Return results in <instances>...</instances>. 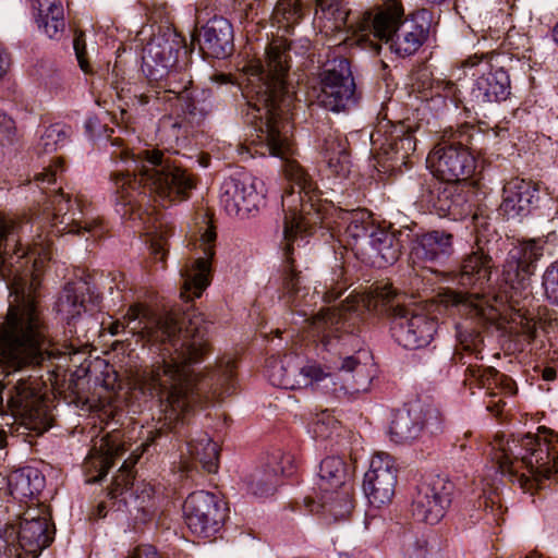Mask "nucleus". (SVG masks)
Masks as SVG:
<instances>
[{
    "label": "nucleus",
    "instance_id": "nucleus-1",
    "mask_svg": "<svg viewBox=\"0 0 558 558\" xmlns=\"http://www.w3.org/2000/svg\"><path fill=\"white\" fill-rule=\"evenodd\" d=\"M32 228L28 221L0 218V275L10 282L12 296L0 325V362L13 369L39 363L45 338L35 291L40 270L50 258V243L38 235L32 246L15 250Z\"/></svg>",
    "mask_w": 558,
    "mask_h": 558
},
{
    "label": "nucleus",
    "instance_id": "nucleus-2",
    "mask_svg": "<svg viewBox=\"0 0 558 558\" xmlns=\"http://www.w3.org/2000/svg\"><path fill=\"white\" fill-rule=\"evenodd\" d=\"M131 331H142V337L151 345L162 344L161 362L144 371L138 385L150 395H167L169 417L178 418L186 413L196 401L193 364L203 361L209 347L206 339L207 327L202 313H185L181 320L172 314L147 317V310L141 304L132 305L123 322Z\"/></svg>",
    "mask_w": 558,
    "mask_h": 558
},
{
    "label": "nucleus",
    "instance_id": "nucleus-3",
    "mask_svg": "<svg viewBox=\"0 0 558 558\" xmlns=\"http://www.w3.org/2000/svg\"><path fill=\"white\" fill-rule=\"evenodd\" d=\"M265 130H260L258 137L267 142L272 156L286 160L284 172L291 186L282 196L284 211L283 239L286 242V255L290 259L293 245L300 246L307 243L312 234L313 225L317 220L330 230V236H337L339 242L349 241L359 251L364 248L369 233L377 228L372 215L365 209L343 210L331 208L330 213H322L320 205L316 204V183L312 181L305 170L294 160L289 137L283 134L274 116L268 117L264 123ZM327 211V208H324Z\"/></svg>",
    "mask_w": 558,
    "mask_h": 558
},
{
    "label": "nucleus",
    "instance_id": "nucleus-4",
    "mask_svg": "<svg viewBox=\"0 0 558 558\" xmlns=\"http://www.w3.org/2000/svg\"><path fill=\"white\" fill-rule=\"evenodd\" d=\"M541 239L523 241L507 254L502 267V291L492 298L475 293L447 289L438 294L439 303L446 307H458L470 319L483 325H495L505 333L532 342L537 335V322L525 308L531 296L530 278L536 262L543 256Z\"/></svg>",
    "mask_w": 558,
    "mask_h": 558
},
{
    "label": "nucleus",
    "instance_id": "nucleus-5",
    "mask_svg": "<svg viewBox=\"0 0 558 558\" xmlns=\"http://www.w3.org/2000/svg\"><path fill=\"white\" fill-rule=\"evenodd\" d=\"M396 295V290L388 283L372 286L367 292L350 295L339 307V316H320L315 320V332L322 337L323 347L337 355L336 396L369 389L375 368L369 352L360 349L355 329L365 311H380Z\"/></svg>",
    "mask_w": 558,
    "mask_h": 558
},
{
    "label": "nucleus",
    "instance_id": "nucleus-6",
    "mask_svg": "<svg viewBox=\"0 0 558 558\" xmlns=\"http://www.w3.org/2000/svg\"><path fill=\"white\" fill-rule=\"evenodd\" d=\"M425 12L404 17L400 3L391 1L385 4L376 15L366 12L354 23H348L349 9L347 0H316L315 20L326 22V33L338 31L344 35V41L356 45L364 50L379 52L380 46L375 38L389 46L391 52L399 57L415 53L424 44L428 34Z\"/></svg>",
    "mask_w": 558,
    "mask_h": 558
},
{
    "label": "nucleus",
    "instance_id": "nucleus-7",
    "mask_svg": "<svg viewBox=\"0 0 558 558\" xmlns=\"http://www.w3.org/2000/svg\"><path fill=\"white\" fill-rule=\"evenodd\" d=\"M490 461L482 474L480 507L497 521L501 514L499 483L502 477L525 487L531 480H558V433L539 427L535 435L505 439L498 436L489 445Z\"/></svg>",
    "mask_w": 558,
    "mask_h": 558
},
{
    "label": "nucleus",
    "instance_id": "nucleus-8",
    "mask_svg": "<svg viewBox=\"0 0 558 558\" xmlns=\"http://www.w3.org/2000/svg\"><path fill=\"white\" fill-rule=\"evenodd\" d=\"M130 156L134 163V177L131 178L123 172L113 175L118 204L125 208L130 207V210L123 211V216L133 213L138 197L146 191L161 198L172 199L177 196L186 197L187 192L195 187L193 177L172 165L158 149L145 150L137 156V159L128 149L120 151L122 160H128Z\"/></svg>",
    "mask_w": 558,
    "mask_h": 558
},
{
    "label": "nucleus",
    "instance_id": "nucleus-9",
    "mask_svg": "<svg viewBox=\"0 0 558 558\" xmlns=\"http://www.w3.org/2000/svg\"><path fill=\"white\" fill-rule=\"evenodd\" d=\"M482 137L474 125L462 124L444 131L440 142L427 156V167L434 177L446 182L468 178L475 168L470 151L473 140Z\"/></svg>",
    "mask_w": 558,
    "mask_h": 558
},
{
    "label": "nucleus",
    "instance_id": "nucleus-10",
    "mask_svg": "<svg viewBox=\"0 0 558 558\" xmlns=\"http://www.w3.org/2000/svg\"><path fill=\"white\" fill-rule=\"evenodd\" d=\"M305 322L308 324L311 337L317 341L322 351L324 365L314 360H303L298 356L296 373L294 376L293 389L312 388L324 393L335 395L336 388V367H338L337 355L333 351H327L320 341V336L315 332V320L320 316H339V307H328L320 310L317 314L308 316L305 310L302 311Z\"/></svg>",
    "mask_w": 558,
    "mask_h": 558
},
{
    "label": "nucleus",
    "instance_id": "nucleus-11",
    "mask_svg": "<svg viewBox=\"0 0 558 558\" xmlns=\"http://www.w3.org/2000/svg\"><path fill=\"white\" fill-rule=\"evenodd\" d=\"M288 69V54L277 45H269L266 48L265 64L259 61L251 63L246 59V90L251 83L250 76L256 77L260 83L256 93L262 94L263 100L268 107L267 113L279 108L286 101Z\"/></svg>",
    "mask_w": 558,
    "mask_h": 558
},
{
    "label": "nucleus",
    "instance_id": "nucleus-12",
    "mask_svg": "<svg viewBox=\"0 0 558 558\" xmlns=\"http://www.w3.org/2000/svg\"><path fill=\"white\" fill-rule=\"evenodd\" d=\"M54 527L47 513L32 509L24 513L19 527L4 530L3 542L16 558H36L53 539Z\"/></svg>",
    "mask_w": 558,
    "mask_h": 558
},
{
    "label": "nucleus",
    "instance_id": "nucleus-13",
    "mask_svg": "<svg viewBox=\"0 0 558 558\" xmlns=\"http://www.w3.org/2000/svg\"><path fill=\"white\" fill-rule=\"evenodd\" d=\"M418 131L420 125H413L410 120L398 123L385 121L376 126L369 137L384 171L395 165H405V159L416 148L413 134Z\"/></svg>",
    "mask_w": 558,
    "mask_h": 558
},
{
    "label": "nucleus",
    "instance_id": "nucleus-14",
    "mask_svg": "<svg viewBox=\"0 0 558 558\" xmlns=\"http://www.w3.org/2000/svg\"><path fill=\"white\" fill-rule=\"evenodd\" d=\"M466 75L473 78L471 100L483 106L505 101L510 93V76L504 68L494 66L485 56H471L462 62Z\"/></svg>",
    "mask_w": 558,
    "mask_h": 558
},
{
    "label": "nucleus",
    "instance_id": "nucleus-15",
    "mask_svg": "<svg viewBox=\"0 0 558 558\" xmlns=\"http://www.w3.org/2000/svg\"><path fill=\"white\" fill-rule=\"evenodd\" d=\"M318 104L327 110L340 112L356 102L355 83L347 59L328 60L319 74Z\"/></svg>",
    "mask_w": 558,
    "mask_h": 558
},
{
    "label": "nucleus",
    "instance_id": "nucleus-16",
    "mask_svg": "<svg viewBox=\"0 0 558 558\" xmlns=\"http://www.w3.org/2000/svg\"><path fill=\"white\" fill-rule=\"evenodd\" d=\"M53 206L52 227L56 232L81 234L84 231L95 236L102 233L100 218L93 215L90 206L82 197L72 199L70 194L59 190Z\"/></svg>",
    "mask_w": 558,
    "mask_h": 558
},
{
    "label": "nucleus",
    "instance_id": "nucleus-17",
    "mask_svg": "<svg viewBox=\"0 0 558 558\" xmlns=\"http://www.w3.org/2000/svg\"><path fill=\"white\" fill-rule=\"evenodd\" d=\"M453 490V483L441 476L423 481L412 499L413 517L430 525L439 523L452 502Z\"/></svg>",
    "mask_w": 558,
    "mask_h": 558
},
{
    "label": "nucleus",
    "instance_id": "nucleus-18",
    "mask_svg": "<svg viewBox=\"0 0 558 558\" xmlns=\"http://www.w3.org/2000/svg\"><path fill=\"white\" fill-rule=\"evenodd\" d=\"M440 414L433 407H424L413 403L407 409H400L393 413L389 435L396 444H410L418 439L423 434H436L440 432Z\"/></svg>",
    "mask_w": 558,
    "mask_h": 558
},
{
    "label": "nucleus",
    "instance_id": "nucleus-19",
    "mask_svg": "<svg viewBox=\"0 0 558 558\" xmlns=\"http://www.w3.org/2000/svg\"><path fill=\"white\" fill-rule=\"evenodd\" d=\"M183 510L191 532L204 538L215 535L226 519L225 504L214 494L204 490L191 494Z\"/></svg>",
    "mask_w": 558,
    "mask_h": 558
},
{
    "label": "nucleus",
    "instance_id": "nucleus-20",
    "mask_svg": "<svg viewBox=\"0 0 558 558\" xmlns=\"http://www.w3.org/2000/svg\"><path fill=\"white\" fill-rule=\"evenodd\" d=\"M437 330V322L422 312L397 306L391 319L393 339L404 349L426 347Z\"/></svg>",
    "mask_w": 558,
    "mask_h": 558
},
{
    "label": "nucleus",
    "instance_id": "nucleus-21",
    "mask_svg": "<svg viewBox=\"0 0 558 558\" xmlns=\"http://www.w3.org/2000/svg\"><path fill=\"white\" fill-rule=\"evenodd\" d=\"M295 469V459L291 453L276 451L263 454L251 474L252 494L260 498L272 496L281 485L282 478L291 476Z\"/></svg>",
    "mask_w": 558,
    "mask_h": 558
},
{
    "label": "nucleus",
    "instance_id": "nucleus-22",
    "mask_svg": "<svg viewBox=\"0 0 558 558\" xmlns=\"http://www.w3.org/2000/svg\"><path fill=\"white\" fill-rule=\"evenodd\" d=\"M397 468L393 458L386 452H376L364 475L363 490L369 504L379 507L389 502L395 494Z\"/></svg>",
    "mask_w": 558,
    "mask_h": 558
},
{
    "label": "nucleus",
    "instance_id": "nucleus-23",
    "mask_svg": "<svg viewBox=\"0 0 558 558\" xmlns=\"http://www.w3.org/2000/svg\"><path fill=\"white\" fill-rule=\"evenodd\" d=\"M216 240V232L213 227L206 229L202 234L201 241L204 245L205 257L194 260V263L181 271L183 278L181 296L186 300L199 298L209 284L210 259L215 252L211 244Z\"/></svg>",
    "mask_w": 558,
    "mask_h": 558
},
{
    "label": "nucleus",
    "instance_id": "nucleus-24",
    "mask_svg": "<svg viewBox=\"0 0 558 558\" xmlns=\"http://www.w3.org/2000/svg\"><path fill=\"white\" fill-rule=\"evenodd\" d=\"M205 57L223 59L233 49V31L223 17H214L199 31L195 38Z\"/></svg>",
    "mask_w": 558,
    "mask_h": 558
},
{
    "label": "nucleus",
    "instance_id": "nucleus-25",
    "mask_svg": "<svg viewBox=\"0 0 558 558\" xmlns=\"http://www.w3.org/2000/svg\"><path fill=\"white\" fill-rule=\"evenodd\" d=\"M124 451V445L120 442L117 434L101 437L84 462L86 482L90 484L100 482L113 464V459Z\"/></svg>",
    "mask_w": 558,
    "mask_h": 558
},
{
    "label": "nucleus",
    "instance_id": "nucleus-26",
    "mask_svg": "<svg viewBox=\"0 0 558 558\" xmlns=\"http://www.w3.org/2000/svg\"><path fill=\"white\" fill-rule=\"evenodd\" d=\"M7 407L14 417L22 420L26 425L41 416V398L31 378H21L14 384Z\"/></svg>",
    "mask_w": 558,
    "mask_h": 558
},
{
    "label": "nucleus",
    "instance_id": "nucleus-27",
    "mask_svg": "<svg viewBox=\"0 0 558 558\" xmlns=\"http://www.w3.org/2000/svg\"><path fill=\"white\" fill-rule=\"evenodd\" d=\"M537 199V189L531 181L513 178L504 186L501 213L507 218L525 216Z\"/></svg>",
    "mask_w": 558,
    "mask_h": 558
},
{
    "label": "nucleus",
    "instance_id": "nucleus-28",
    "mask_svg": "<svg viewBox=\"0 0 558 558\" xmlns=\"http://www.w3.org/2000/svg\"><path fill=\"white\" fill-rule=\"evenodd\" d=\"M189 458L181 456L178 465L181 476L187 475L194 468L191 459L198 462L207 473H216L219 468V447L208 435L204 434L197 439L189 441L186 445Z\"/></svg>",
    "mask_w": 558,
    "mask_h": 558
},
{
    "label": "nucleus",
    "instance_id": "nucleus-29",
    "mask_svg": "<svg viewBox=\"0 0 558 558\" xmlns=\"http://www.w3.org/2000/svg\"><path fill=\"white\" fill-rule=\"evenodd\" d=\"M452 253V236L434 230L416 238L411 250L413 262H442Z\"/></svg>",
    "mask_w": 558,
    "mask_h": 558
},
{
    "label": "nucleus",
    "instance_id": "nucleus-30",
    "mask_svg": "<svg viewBox=\"0 0 558 558\" xmlns=\"http://www.w3.org/2000/svg\"><path fill=\"white\" fill-rule=\"evenodd\" d=\"M366 244L369 247L367 255L377 267L395 264L402 247L400 240L393 232L378 226L369 233Z\"/></svg>",
    "mask_w": 558,
    "mask_h": 558
},
{
    "label": "nucleus",
    "instance_id": "nucleus-31",
    "mask_svg": "<svg viewBox=\"0 0 558 558\" xmlns=\"http://www.w3.org/2000/svg\"><path fill=\"white\" fill-rule=\"evenodd\" d=\"M319 490L344 489L353 487L350 481V471L347 462L339 456H329L322 460L318 469Z\"/></svg>",
    "mask_w": 558,
    "mask_h": 558
},
{
    "label": "nucleus",
    "instance_id": "nucleus-32",
    "mask_svg": "<svg viewBox=\"0 0 558 558\" xmlns=\"http://www.w3.org/2000/svg\"><path fill=\"white\" fill-rule=\"evenodd\" d=\"M38 27L50 38H57L64 31V10L60 0H33Z\"/></svg>",
    "mask_w": 558,
    "mask_h": 558
},
{
    "label": "nucleus",
    "instance_id": "nucleus-33",
    "mask_svg": "<svg viewBox=\"0 0 558 558\" xmlns=\"http://www.w3.org/2000/svg\"><path fill=\"white\" fill-rule=\"evenodd\" d=\"M490 258L478 247L468 256L461 266V271L458 276V283L463 287H476L483 289L484 284L490 279Z\"/></svg>",
    "mask_w": 558,
    "mask_h": 558
},
{
    "label": "nucleus",
    "instance_id": "nucleus-34",
    "mask_svg": "<svg viewBox=\"0 0 558 558\" xmlns=\"http://www.w3.org/2000/svg\"><path fill=\"white\" fill-rule=\"evenodd\" d=\"M458 88L453 82L445 80H434L428 89L422 93L424 107L435 114L452 106L458 108Z\"/></svg>",
    "mask_w": 558,
    "mask_h": 558
},
{
    "label": "nucleus",
    "instance_id": "nucleus-35",
    "mask_svg": "<svg viewBox=\"0 0 558 558\" xmlns=\"http://www.w3.org/2000/svg\"><path fill=\"white\" fill-rule=\"evenodd\" d=\"M328 169L337 179H345L351 173L345 138L329 134L323 147Z\"/></svg>",
    "mask_w": 558,
    "mask_h": 558
},
{
    "label": "nucleus",
    "instance_id": "nucleus-36",
    "mask_svg": "<svg viewBox=\"0 0 558 558\" xmlns=\"http://www.w3.org/2000/svg\"><path fill=\"white\" fill-rule=\"evenodd\" d=\"M317 507L326 519L345 520L353 509V487L324 493Z\"/></svg>",
    "mask_w": 558,
    "mask_h": 558
},
{
    "label": "nucleus",
    "instance_id": "nucleus-37",
    "mask_svg": "<svg viewBox=\"0 0 558 558\" xmlns=\"http://www.w3.org/2000/svg\"><path fill=\"white\" fill-rule=\"evenodd\" d=\"M8 484L10 493L15 498H33L44 487V477L35 469L26 468L12 472Z\"/></svg>",
    "mask_w": 558,
    "mask_h": 558
},
{
    "label": "nucleus",
    "instance_id": "nucleus-38",
    "mask_svg": "<svg viewBox=\"0 0 558 558\" xmlns=\"http://www.w3.org/2000/svg\"><path fill=\"white\" fill-rule=\"evenodd\" d=\"M298 355L289 354L282 359L271 357L267 361L266 372L271 385L293 389Z\"/></svg>",
    "mask_w": 558,
    "mask_h": 558
},
{
    "label": "nucleus",
    "instance_id": "nucleus-39",
    "mask_svg": "<svg viewBox=\"0 0 558 558\" xmlns=\"http://www.w3.org/2000/svg\"><path fill=\"white\" fill-rule=\"evenodd\" d=\"M449 191L452 196L448 197L442 217H450L452 220H461L473 214L474 203L472 191L463 185L451 182Z\"/></svg>",
    "mask_w": 558,
    "mask_h": 558
},
{
    "label": "nucleus",
    "instance_id": "nucleus-40",
    "mask_svg": "<svg viewBox=\"0 0 558 558\" xmlns=\"http://www.w3.org/2000/svg\"><path fill=\"white\" fill-rule=\"evenodd\" d=\"M451 182L434 180L427 187L422 190L418 203L422 208L435 213L438 216L444 215L448 197H451L452 191H449Z\"/></svg>",
    "mask_w": 558,
    "mask_h": 558
},
{
    "label": "nucleus",
    "instance_id": "nucleus-41",
    "mask_svg": "<svg viewBox=\"0 0 558 558\" xmlns=\"http://www.w3.org/2000/svg\"><path fill=\"white\" fill-rule=\"evenodd\" d=\"M57 312L63 319L70 322L78 317L85 310L82 295L73 284H66L60 294L57 304Z\"/></svg>",
    "mask_w": 558,
    "mask_h": 558
},
{
    "label": "nucleus",
    "instance_id": "nucleus-42",
    "mask_svg": "<svg viewBox=\"0 0 558 558\" xmlns=\"http://www.w3.org/2000/svg\"><path fill=\"white\" fill-rule=\"evenodd\" d=\"M339 422L327 410L316 413L308 423V433L314 439L325 440L338 429Z\"/></svg>",
    "mask_w": 558,
    "mask_h": 558
},
{
    "label": "nucleus",
    "instance_id": "nucleus-43",
    "mask_svg": "<svg viewBox=\"0 0 558 558\" xmlns=\"http://www.w3.org/2000/svg\"><path fill=\"white\" fill-rule=\"evenodd\" d=\"M70 129L61 124L48 126L38 142V150L41 153H53L63 147L69 137Z\"/></svg>",
    "mask_w": 558,
    "mask_h": 558
},
{
    "label": "nucleus",
    "instance_id": "nucleus-44",
    "mask_svg": "<svg viewBox=\"0 0 558 558\" xmlns=\"http://www.w3.org/2000/svg\"><path fill=\"white\" fill-rule=\"evenodd\" d=\"M145 52L162 68L171 66L175 60L173 45L161 37L151 39L145 47Z\"/></svg>",
    "mask_w": 558,
    "mask_h": 558
},
{
    "label": "nucleus",
    "instance_id": "nucleus-45",
    "mask_svg": "<svg viewBox=\"0 0 558 558\" xmlns=\"http://www.w3.org/2000/svg\"><path fill=\"white\" fill-rule=\"evenodd\" d=\"M542 288L548 303L558 306V259L545 269L542 276Z\"/></svg>",
    "mask_w": 558,
    "mask_h": 558
},
{
    "label": "nucleus",
    "instance_id": "nucleus-46",
    "mask_svg": "<svg viewBox=\"0 0 558 558\" xmlns=\"http://www.w3.org/2000/svg\"><path fill=\"white\" fill-rule=\"evenodd\" d=\"M266 187L263 180L253 178L250 187H246V211H259L266 204Z\"/></svg>",
    "mask_w": 558,
    "mask_h": 558
},
{
    "label": "nucleus",
    "instance_id": "nucleus-47",
    "mask_svg": "<svg viewBox=\"0 0 558 558\" xmlns=\"http://www.w3.org/2000/svg\"><path fill=\"white\" fill-rule=\"evenodd\" d=\"M401 554L403 558H426L428 554L426 539L405 534L402 538Z\"/></svg>",
    "mask_w": 558,
    "mask_h": 558
},
{
    "label": "nucleus",
    "instance_id": "nucleus-48",
    "mask_svg": "<svg viewBox=\"0 0 558 558\" xmlns=\"http://www.w3.org/2000/svg\"><path fill=\"white\" fill-rule=\"evenodd\" d=\"M466 373L470 380H474L480 387L487 388H489L492 380L497 383L502 377L493 367L482 368L481 366H474L472 364L466 368Z\"/></svg>",
    "mask_w": 558,
    "mask_h": 558
},
{
    "label": "nucleus",
    "instance_id": "nucleus-49",
    "mask_svg": "<svg viewBox=\"0 0 558 558\" xmlns=\"http://www.w3.org/2000/svg\"><path fill=\"white\" fill-rule=\"evenodd\" d=\"M458 337L462 350L475 354V357L478 359L480 349L483 343L480 332L458 326Z\"/></svg>",
    "mask_w": 558,
    "mask_h": 558
},
{
    "label": "nucleus",
    "instance_id": "nucleus-50",
    "mask_svg": "<svg viewBox=\"0 0 558 558\" xmlns=\"http://www.w3.org/2000/svg\"><path fill=\"white\" fill-rule=\"evenodd\" d=\"M140 456H131L126 459L119 470V475L113 480L114 494H118L119 488L128 487L132 483L131 469L136 464Z\"/></svg>",
    "mask_w": 558,
    "mask_h": 558
},
{
    "label": "nucleus",
    "instance_id": "nucleus-51",
    "mask_svg": "<svg viewBox=\"0 0 558 558\" xmlns=\"http://www.w3.org/2000/svg\"><path fill=\"white\" fill-rule=\"evenodd\" d=\"M244 199V195L242 191L235 190L234 194H230L229 191H226L221 197L220 202L223 205L226 211L230 216H239L241 211V201Z\"/></svg>",
    "mask_w": 558,
    "mask_h": 558
},
{
    "label": "nucleus",
    "instance_id": "nucleus-52",
    "mask_svg": "<svg viewBox=\"0 0 558 558\" xmlns=\"http://www.w3.org/2000/svg\"><path fill=\"white\" fill-rule=\"evenodd\" d=\"M275 13L282 16L288 22L299 19L301 15V5L299 0H281L275 8Z\"/></svg>",
    "mask_w": 558,
    "mask_h": 558
},
{
    "label": "nucleus",
    "instance_id": "nucleus-53",
    "mask_svg": "<svg viewBox=\"0 0 558 558\" xmlns=\"http://www.w3.org/2000/svg\"><path fill=\"white\" fill-rule=\"evenodd\" d=\"M16 135L14 121L7 114H0V138L7 143H12Z\"/></svg>",
    "mask_w": 558,
    "mask_h": 558
},
{
    "label": "nucleus",
    "instance_id": "nucleus-54",
    "mask_svg": "<svg viewBox=\"0 0 558 558\" xmlns=\"http://www.w3.org/2000/svg\"><path fill=\"white\" fill-rule=\"evenodd\" d=\"M75 54L80 64V68L85 72H89V64L85 58V40L83 34H77L73 41Z\"/></svg>",
    "mask_w": 558,
    "mask_h": 558
},
{
    "label": "nucleus",
    "instance_id": "nucleus-55",
    "mask_svg": "<svg viewBox=\"0 0 558 558\" xmlns=\"http://www.w3.org/2000/svg\"><path fill=\"white\" fill-rule=\"evenodd\" d=\"M63 171V161L61 159H58L52 166H50L48 169H46L44 172L39 173L36 177L37 181H40L43 183H52L57 180V177L59 173Z\"/></svg>",
    "mask_w": 558,
    "mask_h": 558
},
{
    "label": "nucleus",
    "instance_id": "nucleus-56",
    "mask_svg": "<svg viewBox=\"0 0 558 558\" xmlns=\"http://www.w3.org/2000/svg\"><path fill=\"white\" fill-rule=\"evenodd\" d=\"M344 288H342V287H340V288L330 287V289H327L326 287H324L322 290H318L316 287L315 291L312 295V299L316 298V299H320L324 302H331L340 296L341 291Z\"/></svg>",
    "mask_w": 558,
    "mask_h": 558
},
{
    "label": "nucleus",
    "instance_id": "nucleus-57",
    "mask_svg": "<svg viewBox=\"0 0 558 558\" xmlns=\"http://www.w3.org/2000/svg\"><path fill=\"white\" fill-rule=\"evenodd\" d=\"M128 558H161L151 545H142L134 549Z\"/></svg>",
    "mask_w": 558,
    "mask_h": 558
},
{
    "label": "nucleus",
    "instance_id": "nucleus-58",
    "mask_svg": "<svg viewBox=\"0 0 558 558\" xmlns=\"http://www.w3.org/2000/svg\"><path fill=\"white\" fill-rule=\"evenodd\" d=\"M166 245L167 243L162 238L154 239L150 244L151 253L161 262L165 259L167 254Z\"/></svg>",
    "mask_w": 558,
    "mask_h": 558
},
{
    "label": "nucleus",
    "instance_id": "nucleus-59",
    "mask_svg": "<svg viewBox=\"0 0 558 558\" xmlns=\"http://www.w3.org/2000/svg\"><path fill=\"white\" fill-rule=\"evenodd\" d=\"M283 281L288 283L301 282L300 276L296 274L293 265H288L284 270Z\"/></svg>",
    "mask_w": 558,
    "mask_h": 558
},
{
    "label": "nucleus",
    "instance_id": "nucleus-60",
    "mask_svg": "<svg viewBox=\"0 0 558 558\" xmlns=\"http://www.w3.org/2000/svg\"><path fill=\"white\" fill-rule=\"evenodd\" d=\"M126 327V324L123 322V320H116V322H112L110 324V326L108 327V330L109 332L112 335V336H116L118 335L121 330H124V328Z\"/></svg>",
    "mask_w": 558,
    "mask_h": 558
},
{
    "label": "nucleus",
    "instance_id": "nucleus-61",
    "mask_svg": "<svg viewBox=\"0 0 558 558\" xmlns=\"http://www.w3.org/2000/svg\"><path fill=\"white\" fill-rule=\"evenodd\" d=\"M9 66V59L5 52L0 49V78L4 75Z\"/></svg>",
    "mask_w": 558,
    "mask_h": 558
},
{
    "label": "nucleus",
    "instance_id": "nucleus-62",
    "mask_svg": "<svg viewBox=\"0 0 558 558\" xmlns=\"http://www.w3.org/2000/svg\"><path fill=\"white\" fill-rule=\"evenodd\" d=\"M3 389H4V386L0 383V415L7 414L8 412H10L8 410L7 404H4V402H3V396H2Z\"/></svg>",
    "mask_w": 558,
    "mask_h": 558
},
{
    "label": "nucleus",
    "instance_id": "nucleus-63",
    "mask_svg": "<svg viewBox=\"0 0 558 558\" xmlns=\"http://www.w3.org/2000/svg\"><path fill=\"white\" fill-rule=\"evenodd\" d=\"M556 377V372L554 368H545L543 372V378L545 380H553Z\"/></svg>",
    "mask_w": 558,
    "mask_h": 558
},
{
    "label": "nucleus",
    "instance_id": "nucleus-64",
    "mask_svg": "<svg viewBox=\"0 0 558 558\" xmlns=\"http://www.w3.org/2000/svg\"><path fill=\"white\" fill-rule=\"evenodd\" d=\"M553 37H554V40L556 41V44H558V23L555 25V27L553 29Z\"/></svg>",
    "mask_w": 558,
    "mask_h": 558
}]
</instances>
